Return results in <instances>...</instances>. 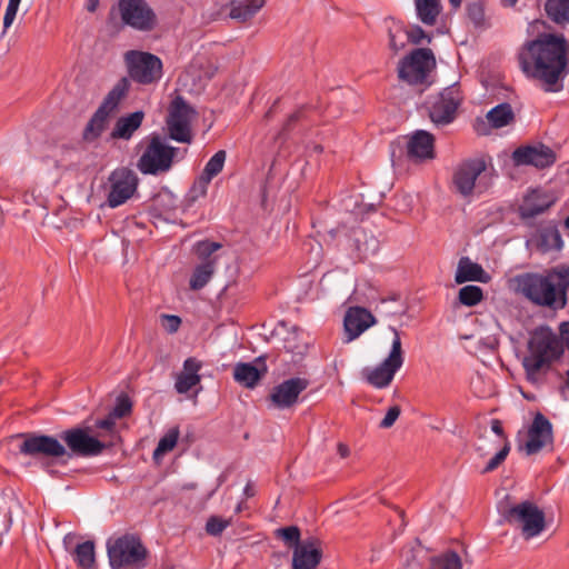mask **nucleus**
Wrapping results in <instances>:
<instances>
[{
	"label": "nucleus",
	"instance_id": "f257e3e1",
	"mask_svg": "<svg viewBox=\"0 0 569 569\" xmlns=\"http://www.w3.org/2000/svg\"><path fill=\"white\" fill-rule=\"evenodd\" d=\"M518 63L545 92H560L569 74V42L562 33L542 32L521 46Z\"/></svg>",
	"mask_w": 569,
	"mask_h": 569
},
{
	"label": "nucleus",
	"instance_id": "f03ea898",
	"mask_svg": "<svg viewBox=\"0 0 569 569\" xmlns=\"http://www.w3.org/2000/svg\"><path fill=\"white\" fill-rule=\"evenodd\" d=\"M511 281L515 290L536 306L560 310L568 303L569 264L519 273Z\"/></svg>",
	"mask_w": 569,
	"mask_h": 569
},
{
	"label": "nucleus",
	"instance_id": "7ed1b4c3",
	"mask_svg": "<svg viewBox=\"0 0 569 569\" xmlns=\"http://www.w3.org/2000/svg\"><path fill=\"white\" fill-rule=\"evenodd\" d=\"M563 353V343L550 327L540 326L530 335L528 353L522 360L527 379L535 382L540 371L549 369L551 363Z\"/></svg>",
	"mask_w": 569,
	"mask_h": 569
},
{
	"label": "nucleus",
	"instance_id": "20e7f679",
	"mask_svg": "<svg viewBox=\"0 0 569 569\" xmlns=\"http://www.w3.org/2000/svg\"><path fill=\"white\" fill-rule=\"evenodd\" d=\"M182 151L167 143L159 133H151L146 139V147L137 162L138 170L143 174L159 176L171 170L173 163L183 158Z\"/></svg>",
	"mask_w": 569,
	"mask_h": 569
},
{
	"label": "nucleus",
	"instance_id": "39448f33",
	"mask_svg": "<svg viewBox=\"0 0 569 569\" xmlns=\"http://www.w3.org/2000/svg\"><path fill=\"white\" fill-rule=\"evenodd\" d=\"M107 553L112 569H143L147 566L148 550L134 535L109 539Z\"/></svg>",
	"mask_w": 569,
	"mask_h": 569
},
{
	"label": "nucleus",
	"instance_id": "423d86ee",
	"mask_svg": "<svg viewBox=\"0 0 569 569\" xmlns=\"http://www.w3.org/2000/svg\"><path fill=\"white\" fill-rule=\"evenodd\" d=\"M392 332L393 339L387 358H385L378 366L365 367L361 370L362 379L376 389L388 388L405 361L400 333L396 328H392Z\"/></svg>",
	"mask_w": 569,
	"mask_h": 569
},
{
	"label": "nucleus",
	"instance_id": "0eeeda50",
	"mask_svg": "<svg viewBox=\"0 0 569 569\" xmlns=\"http://www.w3.org/2000/svg\"><path fill=\"white\" fill-rule=\"evenodd\" d=\"M129 78L141 86L157 84L163 77L162 60L147 51L129 50L123 56Z\"/></svg>",
	"mask_w": 569,
	"mask_h": 569
},
{
	"label": "nucleus",
	"instance_id": "6e6552de",
	"mask_svg": "<svg viewBox=\"0 0 569 569\" xmlns=\"http://www.w3.org/2000/svg\"><path fill=\"white\" fill-rule=\"evenodd\" d=\"M503 517L509 525L520 528L526 540L539 536L546 528L543 511L529 500L509 507Z\"/></svg>",
	"mask_w": 569,
	"mask_h": 569
},
{
	"label": "nucleus",
	"instance_id": "1a4fd4ad",
	"mask_svg": "<svg viewBox=\"0 0 569 569\" xmlns=\"http://www.w3.org/2000/svg\"><path fill=\"white\" fill-rule=\"evenodd\" d=\"M220 242L202 240L196 243V253L199 259V263L194 267L189 286L191 290H201L212 279L217 266L218 257L214 252L221 249Z\"/></svg>",
	"mask_w": 569,
	"mask_h": 569
},
{
	"label": "nucleus",
	"instance_id": "9d476101",
	"mask_svg": "<svg viewBox=\"0 0 569 569\" xmlns=\"http://www.w3.org/2000/svg\"><path fill=\"white\" fill-rule=\"evenodd\" d=\"M433 63L435 57L430 49H415L400 60L398 64V77L409 84L422 83Z\"/></svg>",
	"mask_w": 569,
	"mask_h": 569
},
{
	"label": "nucleus",
	"instance_id": "9b49d317",
	"mask_svg": "<svg viewBox=\"0 0 569 569\" xmlns=\"http://www.w3.org/2000/svg\"><path fill=\"white\" fill-rule=\"evenodd\" d=\"M108 183L106 204L114 209L126 203L133 196L138 189L139 179L133 170L120 167L111 171Z\"/></svg>",
	"mask_w": 569,
	"mask_h": 569
},
{
	"label": "nucleus",
	"instance_id": "f8f14e48",
	"mask_svg": "<svg viewBox=\"0 0 569 569\" xmlns=\"http://www.w3.org/2000/svg\"><path fill=\"white\" fill-rule=\"evenodd\" d=\"M118 10L124 24L139 30L151 31L157 16L146 0H119Z\"/></svg>",
	"mask_w": 569,
	"mask_h": 569
},
{
	"label": "nucleus",
	"instance_id": "ddd939ff",
	"mask_svg": "<svg viewBox=\"0 0 569 569\" xmlns=\"http://www.w3.org/2000/svg\"><path fill=\"white\" fill-rule=\"evenodd\" d=\"M60 440L66 443L68 458L77 457H94L100 455L106 445L97 438L90 436L86 429L70 428L62 431L59 436Z\"/></svg>",
	"mask_w": 569,
	"mask_h": 569
},
{
	"label": "nucleus",
	"instance_id": "4468645a",
	"mask_svg": "<svg viewBox=\"0 0 569 569\" xmlns=\"http://www.w3.org/2000/svg\"><path fill=\"white\" fill-rule=\"evenodd\" d=\"M19 437L23 438L19 452L24 456L60 458L67 453L64 445L53 436L26 433Z\"/></svg>",
	"mask_w": 569,
	"mask_h": 569
},
{
	"label": "nucleus",
	"instance_id": "2eb2a0df",
	"mask_svg": "<svg viewBox=\"0 0 569 569\" xmlns=\"http://www.w3.org/2000/svg\"><path fill=\"white\" fill-rule=\"evenodd\" d=\"M487 170V164L483 159H469L463 161L453 173V186L458 193L462 197H469L473 193L475 189L482 192L480 181L482 174Z\"/></svg>",
	"mask_w": 569,
	"mask_h": 569
},
{
	"label": "nucleus",
	"instance_id": "dca6fc26",
	"mask_svg": "<svg viewBox=\"0 0 569 569\" xmlns=\"http://www.w3.org/2000/svg\"><path fill=\"white\" fill-rule=\"evenodd\" d=\"M460 103L458 89L453 86L446 88L429 102V118L437 127L451 123Z\"/></svg>",
	"mask_w": 569,
	"mask_h": 569
},
{
	"label": "nucleus",
	"instance_id": "f3484780",
	"mask_svg": "<svg viewBox=\"0 0 569 569\" xmlns=\"http://www.w3.org/2000/svg\"><path fill=\"white\" fill-rule=\"evenodd\" d=\"M515 166H532L536 169L543 170L550 168L557 161L556 152L548 146L538 142L516 148L511 154Z\"/></svg>",
	"mask_w": 569,
	"mask_h": 569
},
{
	"label": "nucleus",
	"instance_id": "a211bd4d",
	"mask_svg": "<svg viewBox=\"0 0 569 569\" xmlns=\"http://www.w3.org/2000/svg\"><path fill=\"white\" fill-rule=\"evenodd\" d=\"M309 386V380L301 377H293L277 385L269 398L277 409H288L298 402L299 395Z\"/></svg>",
	"mask_w": 569,
	"mask_h": 569
},
{
	"label": "nucleus",
	"instance_id": "6ab92c4d",
	"mask_svg": "<svg viewBox=\"0 0 569 569\" xmlns=\"http://www.w3.org/2000/svg\"><path fill=\"white\" fill-rule=\"evenodd\" d=\"M540 253L560 251L563 248V240L555 221L541 223L528 240Z\"/></svg>",
	"mask_w": 569,
	"mask_h": 569
},
{
	"label": "nucleus",
	"instance_id": "aec40b11",
	"mask_svg": "<svg viewBox=\"0 0 569 569\" xmlns=\"http://www.w3.org/2000/svg\"><path fill=\"white\" fill-rule=\"evenodd\" d=\"M555 202L556 198L552 193L540 188L531 189L519 206V216L522 220L535 218L546 212Z\"/></svg>",
	"mask_w": 569,
	"mask_h": 569
},
{
	"label": "nucleus",
	"instance_id": "412c9836",
	"mask_svg": "<svg viewBox=\"0 0 569 569\" xmlns=\"http://www.w3.org/2000/svg\"><path fill=\"white\" fill-rule=\"evenodd\" d=\"M552 442V425L541 413L537 412L528 430V441L526 442L527 455L538 453L545 446Z\"/></svg>",
	"mask_w": 569,
	"mask_h": 569
},
{
	"label": "nucleus",
	"instance_id": "4be33fe9",
	"mask_svg": "<svg viewBox=\"0 0 569 569\" xmlns=\"http://www.w3.org/2000/svg\"><path fill=\"white\" fill-rule=\"evenodd\" d=\"M322 550L316 538L303 540L293 549L292 569H316L320 563Z\"/></svg>",
	"mask_w": 569,
	"mask_h": 569
},
{
	"label": "nucleus",
	"instance_id": "5701e85b",
	"mask_svg": "<svg viewBox=\"0 0 569 569\" xmlns=\"http://www.w3.org/2000/svg\"><path fill=\"white\" fill-rule=\"evenodd\" d=\"M377 322L375 316L363 307H350L346 312L343 326L348 341L357 339Z\"/></svg>",
	"mask_w": 569,
	"mask_h": 569
},
{
	"label": "nucleus",
	"instance_id": "b1692460",
	"mask_svg": "<svg viewBox=\"0 0 569 569\" xmlns=\"http://www.w3.org/2000/svg\"><path fill=\"white\" fill-rule=\"evenodd\" d=\"M407 156L413 161L435 158V137L426 130H416L408 139Z\"/></svg>",
	"mask_w": 569,
	"mask_h": 569
},
{
	"label": "nucleus",
	"instance_id": "393cba45",
	"mask_svg": "<svg viewBox=\"0 0 569 569\" xmlns=\"http://www.w3.org/2000/svg\"><path fill=\"white\" fill-rule=\"evenodd\" d=\"M261 367H258L251 362H238L233 368V379L240 386L252 389L258 382L264 377L267 367L262 361L261 357L256 359Z\"/></svg>",
	"mask_w": 569,
	"mask_h": 569
},
{
	"label": "nucleus",
	"instance_id": "a878e982",
	"mask_svg": "<svg viewBox=\"0 0 569 569\" xmlns=\"http://www.w3.org/2000/svg\"><path fill=\"white\" fill-rule=\"evenodd\" d=\"M202 362L194 357H189L183 361L182 371L177 376L174 389L178 393L184 395L201 381L199 371Z\"/></svg>",
	"mask_w": 569,
	"mask_h": 569
},
{
	"label": "nucleus",
	"instance_id": "bb28decb",
	"mask_svg": "<svg viewBox=\"0 0 569 569\" xmlns=\"http://www.w3.org/2000/svg\"><path fill=\"white\" fill-rule=\"evenodd\" d=\"M143 119L144 112L141 110L118 118L110 137L112 139L130 140L134 132L141 127Z\"/></svg>",
	"mask_w": 569,
	"mask_h": 569
},
{
	"label": "nucleus",
	"instance_id": "cd10ccee",
	"mask_svg": "<svg viewBox=\"0 0 569 569\" xmlns=\"http://www.w3.org/2000/svg\"><path fill=\"white\" fill-rule=\"evenodd\" d=\"M489 279V274L479 263L472 262L468 257H462L459 260L455 277L457 283L467 281L488 282Z\"/></svg>",
	"mask_w": 569,
	"mask_h": 569
},
{
	"label": "nucleus",
	"instance_id": "c85d7f7f",
	"mask_svg": "<svg viewBox=\"0 0 569 569\" xmlns=\"http://www.w3.org/2000/svg\"><path fill=\"white\" fill-rule=\"evenodd\" d=\"M129 90L130 80L127 77H122L107 93L98 110L104 111L106 116L109 117L112 112H114L118 109L121 100L128 94Z\"/></svg>",
	"mask_w": 569,
	"mask_h": 569
},
{
	"label": "nucleus",
	"instance_id": "c756f323",
	"mask_svg": "<svg viewBox=\"0 0 569 569\" xmlns=\"http://www.w3.org/2000/svg\"><path fill=\"white\" fill-rule=\"evenodd\" d=\"M266 4V0H231L229 17L239 22L252 19Z\"/></svg>",
	"mask_w": 569,
	"mask_h": 569
},
{
	"label": "nucleus",
	"instance_id": "7c9ffc66",
	"mask_svg": "<svg viewBox=\"0 0 569 569\" xmlns=\"http://www.w3.org/2000/svg\"><path fill=\"white\" fill-rule=\"evenodd\" d=\"M418 19L426 26H433L441 12L440 0H415Z\"/></svg>",
	"mask_w": 569,
	"mask_h": 569
},
{
	"label": "nucleus",
	"instance_id": "2f4dec72",
	"mask_svg": "<svg viewBox=\"0 0 569 569\" xmlns=\"http://www.w3.org/2000/svg\"><path fill=\"white\" fill-rule=\"evenodd\" d=\"M545 11L553 23L561 27L569 24V0H546Z\"/></svg>",
	"mask_w": 569,
	"mask_h": 569
},
{
	"label": "nucleus",
	"instance_id": "473e14b6",
	"mask_svg": "<svg viewBox=\"0 0 569 569\" xmlns=\"http://www.w3.org/2000/svg\"><path fill=\"white\" fill-rule=\"evenodd\" d=\"M194 116V109L187 103L183 97L177 96L170 103L167 121H187L191 123Z\"/></svg>",
	"mask_w": 569,
	"mask_h": 569
},
{
	"label": "nucleus",
	"instance_id": "72a5a7b5",
	"mask_svg": "<svg viewBox=\"0 0 569 569\" xmlns=\"http://www.w3.org/2000/svg\"><path fill=\"white\" fill-rule=\"evenodd\" d=\"M73 560L81 569H91L96 562L94 543L91 540L80 542L72 551Z\"/></svg>",
	"mask_w": 569,
	"mask_h": 569
},
{
	"label": "nucleus",
	"instance_id": "f704fd0d",
	"mask_svg": "<svg viewBox=\"0 0 569 569\" xmlns=\"http://www.w3.org/2000/svg\"><path fill=\"white\" fill-rule=\"evenodd\" d=\"M487 119L491 127L502 128L511 123L515 119L512 108L509 103L503 102L493 107L488 113Z\"/></svg>",
	"mask_w": 569,
	"mask_h": 569
},
{
	"label": "nucleus",
	"instance_id": "c9c22d12",
	"mask_svg": "<svg viewBox=\"0 0 569 569\" xmlns=\"http://www.w3.org/2000/svg\"><path fill=\"white\" fill-rule=\"evenodd\" d=\"M430 569H462V560L453 550H446L429 560Z\"/></svg>",
	"mask_w": 569,
	"mask_h": 569
},
{
	"label": "nucleus",
	"instance_id": "e433bc0d",
	"mask_svg": "<svg viewBox=\"0 0 569 569\" xmlns=\"http://www.w3.org/2000/svg\"><path fill=\"white\" fill-rule=\"evenodd\" d=\"M108 116L102 110H96L83 130V139L93 141L98 139L106 128Z\"/></svg>",
	"mask_w": 569,
	"mask_h": 569
},
{
	"label": "nucleus",
	"instance_id": "4c0bfd02",
	"mask_svg": "<svg viewBox=\"0 0 569 569\" xmlns=\"http://www.w3.org/2000/svg\"><path fill=\"white\" fill-rule=\"evenodd\" d=\"M169 137L182 143L192 141L191 123L187 121H167Z\"/></svg>",
	"mask_w": 569,
	"mask_h": 569
},
{
	"label": "nucleus",
	"instance_id": "58836bf2",
	"mask_svg": "<svg viewBox=\"0 0 569 569\" xmlns=\"http://www.w3.org/2000/svg\"><path fill=\"white\" fill-rule=\"evenodd\" d=\"M179 435H180V431H179L178 427H173V428L169 429L160 438L158 446L153 451V458L157 459L161 456H164L169 451H171L178 442Z\"/></svg>",
	"mask_w": 569,
	"mask_h": 569
},
{
	"label": "nucleus",
	"instance_id": "ea45409f",
	"mask_svg": "<svg viewBox=\"0 0 569 569\" xmlns=\"http://www.w3.org/2000/svg\"><path fill=\"white\" fill-rule=\"evenodd\" d=\"M307 109L300 108L293 113H291L286 123L283 124L281 131L279 132L280 139H286L295 129L298 127H303L308 123Z\"/></svg>",
	"mask_w": 569,
	"mask_h": 569
},
{
	"label": "nucleus",
	"instance_id": "a19ab883",
	"mask_svg": "<svg viewBox=\"0 0 569 569\" xmlns=\"http://www.w3.org/2000/svg\"><path fill=\"white\" fill-rule=\"evenodd\" d=\"M227 153L224 150L217 151L206 163L204 169L202 171V176L212 180L216 176H218L224 166Z\"/></svg>",
	"mask_w": 569,
	"mask_h": 569
},
{
	"label": "nucleus",
	"instance_id": "79ce46f5",
	"mask_svg": "<svg viewBox=\"0 0 569 569\" xmlns=\"http://www.w3.org/2000/svg\"><path fill=\"white\" fill-rule=\"evenodd\" d=\"M482 298V289L478 286L468 284L459 290V301L467 307H473L478 305Z\"/></svg>",
	"mask_w": 569,
	"mask_h": 569
},
{
	"label": "nucleus",
	"instance_id": "37998d69",
	"mask_svg": "<svg viewBox=\"0 0 569 569\" xmlns=\"http://www.w3.org/2000/svg\"><path fill=\"white\" fill-rule=\"evenodd\" d=\"M12 502L13 499L11 498H0V536L7 533L12 526Z\"/></svg>",
	"mask_w": 569,
	"mask_h": 569
},
{
	"label": "nucleus",
	"instance_id": "c03bdc74",
	"mask_svg": "<svg viewBox=\"0 0 569 569\" xmlns=\"http://www.w3.org/2000/svg\"><path fill=\"white\" fill-rule=\"evenodd\" d=\"M408 43L406 30L401 27L389 30V48L395 54L399 53Z\"/></svg>",
	"mask_w": 569,
	"mask_h": 569
},
{
	"label": "nucleus",
	"instance_id": "a18cd8bd",
	"mask_svg": "<svg viewBox=\"0 0 569 569\" xmlns=\"http://www.w3.org/2000/svg\"><path fill=\"white\" fill-rule=\"evenodd\" d=\"M232 519H223L218 516H211L206 522V531L208 535L217 537L220 536L229 526H231Z\"/></svg>",
	"mask_w": 569,
	"mask_h": 569
},
{
	"label": "nucleus",
	"instance_id": "49530a36",
	"mask_svg": "<svg viewBox=\"0 0 569 569\" xmlns=\"http://www.w3.org/2000/svg\"><path fill=\"white\" fill-rule=\"evenodd\" d=\"M276 535L290 547L293 546L296 548L298 545L302 543L300 542V529L297 526L279 528L277 529Z\"/></svg>",
	"mask_w": 569,
	"mask_h": 569
},
{
	"label": "nucleus",
	"instance_id": "de8ad7c7",
	"mask_svg": "<svg viewBox=\"0 0 569 569\" xmlns=\"http://www.w3.org/2000/svg\"><path fill=\"white\" fill-rule=\"evenodd\" d=\"M467 16L475 26H482L485 22V7L481 1L469 2L467 6Z\"/></svg>",
	"mask_w": 569,
	"mask_h": 569
},
{
	"label": "nucleus",
	"instance_id": "09e8293b",
	"mask_svg": "<svg viewBox=\"0 0 569 569\" xmlns=\"http://www.w3.org/2000/svg\"><path fill=\"white\" fill-rule=\"evenodd\" d=\"M210 182V179L200 174V177L193 182L189 191L190 200L196 201L197 199L204 197L207 194Z\"/></svg>",
	"mask_w": 569,
	"mask_h": 569
},
{
	"label": "nucleus",
	"instance_id": "8fccbe9b",
	"mask_svg": "<svg viewBox=\"0 0 569 569\" xmlns=\"http://www.w3.org/2000/svg\"><path fill=\"white\" fill-rule=\"evenodd\" d=\"M510 447L506 443L486 465L483 473L491 472L507 458Z\"/></svg>",
	"mask_w": 569,
	"mask_h": 569
},
{
	"label": "nucleus",
	"instance_id": "3c124183",
	"mask_svg": "<svg viewBox=\"0 0 569 569\" xmlns=\"http://www.w3.org/2000/svg\"><path fill=\"white\" fill-rule=\"evenodd\" d=\"M21 0H9L4 17H3V29L4 31L9 29L12 23L14 22V19L17 17V12L19 10Z\"/></svg>",
	"mask_w": 569,
	"mask_h": 569
},
{
	"label": "nucleus",
	"instance_id": "603ef678",
	"mask_svg": "<svg viewBox=\"0 0 569 569\" xmlns=\"http://www.w3.org/2000/svg\"><path fill=\"white\" fill-rule=\"evenodd\" d=\"M401 413V409L398 405L391 406L383 419L379 423V428L389 429L391 428Z\"/></svg>",
	"mask_w": 569,
	"mask_h": 569
},
{
	"label": "nucleus",
	"instance_id": "864d4df0",
	"mask_svg": "<svg viewBox=\"0 0 569 569\" xmlns=\"http://www.w3.org/2000/svg\"><path fill=\"white\" fill-rule=\"evenodd\" d=\"M131 407L132 405L128 397H119L111 413L116 418H122L131 412Z\"/></svg>",
	"mask_w": 569,
	"mask_h": 569
},
{
	"label": "nucleus",
	"instance_id": "5fc2aeb1",
	"mask_svg": "<svg viewBox=\"0 0 569 569\" xmlns=\"http://www.w3.org/2000/svg\"><path fill=\"white\" fill-rule=\"evenodd\" d=\"M406 36H408V42L413 44H420L423 39H427L428 42L431 41L420 26H413L410 30H406Z\"/></svg>",
	"mask_w": 569,
	"mask_h": 569
},
{
	"label": "nucleus",
	"instance_id": "6e6d98bb",
	"mask_svg": "<svg viewBox=\"0 0 569 569\" xmlns=\"http://www.w3.org/2000/svg\"><path fill=\"white\" fill-rule=\"evenodd\" d=\"M161 325L167 332L174 333L181 325V319L174 315H162Z\"/></svg>",
	"mask_w": 569,
	"mask_h": 569
},
{
	"label": "nucleus",
	"instance_id": "4d7b16f0",
	"mask_svg": "<svg viewBox=\"0 0 569 569\" xmlns=\"http://www.w3.org/2000/svg\"><path fill=\"white\" fill-rule=\"evenodd\" d=\"M559 337L569 351V321H563L559 325Z\"/></svg>",
	"mask_w": 569,
	"mask_h": 569
},
{
	"label": "nucleus",
	"instance_id": "13d9d810",
	"mask_svg": "<svg viewBox=\"0 0 569 569\" xmlns=\"http://www.w3.org/2000/svg\"><path fill=\"white\" fill-rule=\"evenodd\" d=\"M283 348L290 353L301 356V355H303L307 346L305 343L303 345H293V343H291V341L289 339H286Z\"/></svg>",
	"mask_w": 569,
	"mask_h": 569
},
{
	"label": "nucleus",
	"instance_id": "bf43d9fd",
	"mask_svg": "<svg viewBox=\"0 0 569 569\" xmlns=\"http://www.w3.org/2000/svg\"><path fill=\"white\" fill-rule=\"evenodd\" d=\"M114 418L116 417H113L112 413H111L109 417H107L104 419H99L96 422V427L99 428V429H103V430H109L110 431L114 427Z\"/></svg>",
	"mask_w": 569,
	"mask_h": 569
},
{
	"label": "nucleus",
	"instance_id": "052dcab7",
	"mask_svg": "<svg viewBox=\"0 0 569 569\" xmlns=\"http://www.w3.org/2000/svg\"><path fill=\"white\" fill-rule=\"evenodd\" d=\"M491 430L500 438L505 436L502 425L498 419L491 421Z\"/></svg>",
	"mask_w": 569,
	"mask_h": 569
},
{
	"label": "nucleus",
	"instance_id": "680f3d73",
	"mask_svg": "<svg viewBox=\"0 0 569 569\" xmlns=\"http://www.w3.org/2000/svg\"><path fill=\"white\" fill-rule=\"evenodd\" d=\"M217 69H218V68H217L213 63H211V62H209V61H208V62H207V70H206V72H204V77H206L207 79H211V78L216 74Z\"/></svg>",
	"mask_w": 569,
	"mask_h": 569
},
{
	"label": "nucleus",
	"instance_id": "e2e57ef3",
	"mask_svg": "<svg viewBox=\"0 0 569 569\" xmlns=\"http://www.w3.org/2000/svg\"><path fill=\"white\" fill-rule=\"evenodd\" d=\"M256 495V490H254V487L252 485V482H248L244 488H243V496L246 498H251Z\"/></svg>",
	"mask_w": 569,
	"mask_h": 569
},
{
	"label": "nucleus",
	"instance_id": "0e129e2a",
	"mask_svg": "<svg viewBox=\"0 0 569 569\" xmlns=\"http://www.w3.org/2000/svg\"><path fill=\"white\" fill-rule=\"evenodd\" d=\"M99 6V0H87L86 9L89 12H94Z\"/></svg>",
	"mask_w": 569,
	"mask_h": 569
},
{
	"label": "nucleus",
	"instance_id": "69168bd1",
	"mask_svg": "<svg viewBox=\"0 0 569 569\" xmlns=\"http://www.w3.org/2000/svg\"><path fill=\"white\" fill-rule=\"evenodd\" d=\"M566 390H569V370L566 372V380L563 385L560 387L561 393H565Z\"/></svg>",
	"mask_w": 569,
	"mask_h": 569
},
{
	"label": "nucleus",
	"instance_id": "338daca9",
	"mask_svg": "<svg viewBox=\"0 0 569 569\" xmlns=\"http://www.w3.org/2000/svg\"><path fill=\"white\" fill-rule=\"evenodd\" d=\"M518 0H500L502 7L512 8L517 4Z\"/></svg>",
	"mask_w": 569,
	"mask_h": 569
},
{
	"label": "nucleus",
	"instance_id": "774afa93",
	"mask_svg": "<svg viewBox=\"0 0 569 569\" xmlns=\"http://www.w3.org/2000/svg\"><path fill=\"white\" fill-rule=\"evenodd\" d=\"M308 149L317 153H320L323 150L322 146L318 143H313L312 146L308 147Z\"/></svg>",
	"mask_w": 569,
	"mask_h": 569
}]
</instances>
